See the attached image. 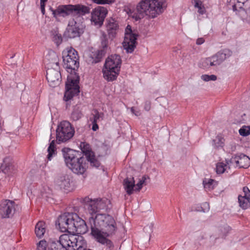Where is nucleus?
Here are the masks:
<instances>
[{
  "label": "nucleus",
  "instance_id": "1",
  "mask_svg": "<svg viewBox=\"0 0 250 250\" xmlns=\"http://www.w3.org/2000/svg\"><path fill=\"white\" fill-rule=\"evenodd\" d=\"M83 202L87 206L88 211L92 215L89 218L91 236L97 242L105 245L106 250H114V244L108 237L116 231V223L111 216L99 213L107 210L109 201L107 199L92 200L86 197L83 198Z\"/></svg>",
  "mask_w": 250,
  "mask_h": 250
},
{
  "label": "nucleus",
  "instance_id": "2",
  "mask_svg": "<svg viewBox=\"0 0 250 250\" xmlns=\"http://www.w3.org/2000/svg\"><path fill=\"white\" fill-rule=\"evenodd\" d=\"M62 55L64 66L69 73L67 76L66 91L63 98L64 100L67 101L80 92V78L76 72L79 66V56L77 51L72 47L64 50Z\"/></svg>",
  "mask_w": 250,
  "mask_h": 250
},
{
  "label": "nucleus",
  "instance_id": "3",
  "mask_svg": "<svg viewBox=\"0 0 250 250\" xmlns=\"http://www.w3.org/2000/svg\"><path fill=\"white\" fill-rule=\"evenodd\" d=\"M67 167L74 173L83 174L86 169V163L84 158L78 157V152L64 148L62 150Z\"/></svg>",
  "mask_w": 250,
  "mask_h": 250
},
{
  "label": "nucleus",
  "instance_id": "4",
  "mask_svg": "<svg viewBox=\"0 0 250 250\" xmlns=\"http://www.w3.org/2000/svg\"><path fill=\"white\" fill-rule=\"evenodd\" d=\"M52 15L57 21L68 16H80L89 12V8L81 4L60 5L56 9H51Z\"/></svg>",
  "mask_w": 250,
  "mask_h": 250
},
{
  "label": "nucleus",
  "instance_id": "5",
  "mask_svg": "<svg viewBox=\"0 0 250 250\" xmlns=\"http://www.w3.org/2000/svg\"><path fill=\"white\" fill-rule=\"evenodd\" d=\"M165 0H142L137 5L138 13L155 18L163 11Z\"/></svg>",
  "mask_w": 250,
  "mask_h": 250
},
{
  "label": "nucleus",
  "instance_id": "6",
  "mask_svg": "<svg viewBox=\"0 0 250 250\" xmlns=\"http://www.w3.org/2000/svg\"><path fill=\"white\" fill-rule=\"evenodd\" d=\"M122 60L119 55L114 54L108 57L103 69V76L108 82L116 79L120 70Z\"/></svg>",
  "mask_w": 250,
  "mask_h": 250
},
{
  "label": "nucleus",
  "instance_id": "7",
  "mask_svg": "<svg viewBox=\"0 0 250 250\" xmlns=\"http://www.w3.org/2000/svg\"><path fill=\"white\" fill-rule=\"evenodd\" d=\"M74 130L69 122L63 121L58 125L56 130V138L58 143L65 142L71 138Z\"/></svg>",
  "mask_w": 250,
  "mask_h": 250
},
{
  "label": "nucleus",
  "instance_id": "8",
  "mask_svg": "<svg viewBox=\"0 0 250 250\" xmlns=\"http://www.w3.org/2000/svg\"><path fill=\"white\" fill-rule=\"evenodd\" d=\"M138 35L133 32L130 25H128L125 29L124 40L123 46L127 53L133 52L136 46Z\"/></svg>",
  "mask_w": 250,
  "mask_h": 250
},
{
  "label": "nucleus",
  "instance_id": "9",
  "mask_svg": "<svg viewBox=\"0 0 250 250\" xmlns=\"http://www.w3.org/2000/svg\"><path fill=\"white\" fill-rule=\"evenodd\" d=\"M75 214V213L67 212L59 217L56 224L58 225L61 231L71 233V231L74 229L73 223Z\"/></svg>",
  "mask_w": 250,
  "mask_h": 250
},
{
  "label": "nucleus",
  "instance_id": "10",
  "mask_svg": "<svg viewBox=\"0 0 250 250\" xmlns=\"http://www.w3.org/2000/svg\"><path fill=\"white\" fill-rule=\"evenodd\" d=\"M108 13L107 9L103 6H98L91 12V21L95 25L101 26Z\"/></svg>",
  "mask_w": 250,
  "mask_h": 250
},
{
  "label": "nucleus",
  "instance_id": "11",
  "mask_svg": "<svg viewBox=\"0 0 250 250\" xmlns=\"http://www.w3.org/2000/svg\"><path fill=\"white\" fill-rule=\"evenodd\" d=\"M46 76L50 86L54 87L60 84L61 74L59 70L54 68H48L46 70Z\"/></svg>",
  "mask_w": 250,
  "mask_h": 250
},
{
  "label": "nucleus",
  "instance_id": "12",
  "mask_svg": "<svg viewBox=\"0 0 250 250\" xmlns=\"http://www.w3.org/2000/svg\"><path fill=\"white\" fill-rule=\"evenodd\" d=\"M15 203L9 200L2 201L0 205V214L2 218H9L15 210Z\"/></svg>",
  "mask_w": 250,
  "mask_h": 250
},
{
  "label": "nucleus",
  "instance_id": "13",
  "mask_svg": "<svg viewBox=\"0 0 250 250\" xmlns=\"http://www.w3.org/2000/svg\"><path fill=\"white\" fill-rule=\"evenodd\" d=\"M106 28L109 38L113 40L116 37L119 29L118 21L113 18L107 19L106 22Z\"/></svg>",
  "mask_w": 250,
  "mask_h": 250
},
{
  "label": "nucleus",
  "instance_id": "14",
  "mask_svg": "<svg viewBox=\"0 0 250 250\" xmlns=\"http://www.w3.org/2000/svg\"><path fill=\"white\" fill-rule=\"evenodd\" d=\"M74 215L73 221L74 229L71 231V233L83 234L85 233L87 230V227L85 221L80 218L77 214Z\"/></svg>",
  "mask_w": 250,
  "mask_h": 250
},
{
  "label": "nucleus",
  "instance_id": "15",
  "mask_svg": "<svg viewBox=\"0 0 250 250\" xmlns=\"http://www.w3.org/2000/svg\"><path fill=\"white\" fill-rule=\"evenodd\" d=\"M56 185L62 189L67 191H72L74 188L71 177L68 175H62L57 180Z\"/></svg>",
  "mask_w": 250,
  "mask_h": 250
},
{
  "label": "nucleus",
  "instance_id": "16",
  "mask_svg": "<svg viewBox=\"0 0 250 250\" xmlns=\"http://www.w3.org/2000/svg\"><path fill=\"white\" fill-rule=\"evenodd\" d=\"M64 35L69 38H74L80 36V28L74 19L69 21Z\"/></svg>",
  "mask_w": 250,
  "mask_h": 250
},
{
  "label": "nucleus",
  "instance_id": "17",
  "mask_svg": "<svg viewBox=\"0 0 250 250\" xmlns=\"http://www.w3.org/2000/svg\"><path fill=\"white\" fill-rule=\"evenodd\" d=\"M240 207L243 209H247L250 207V190L248 187L243 188V193L238 197Z\"/></svg>",
  "mask_w": 250,
  "mask_h": 250
},
{
  "label": "nucleus",
  "instance_id": "18",
  "mask_svg": "<svg viewBox=\"0 0 250 250\" xmlns=\"http://www.w3.org/2000/svg\"><path fill=\"white\" fill-rule=\"evenodd\" d=\"M233 160L239 168H247L250 166V158L244 154L236 155Z\"/></svg>",
  "mask_w": 250,
  "mask_h": 250
},
{
  "label": "nucleus",
  "instance_id": "19",
  "mask_svg": "<svg viewBox=\"0 0 250 250\" xmlns=\"http://www.w3.org/2000/svg\"><path fill=\"white\" fill-rule=\"evenodd\" d=\"M232 52L228 49H225L218 52L214 55L217 65L221 64L224 61L232 55Z\"/></svg>",
  "mask_w": 250,
  "mask_h": 250
},
{
  "label": "nucleus",
  "instance_id": "20",
  "mask_svg": "<svg viewBox=\"0 0 250 250\" xmlns=\"http://www.w3.org/2000/svg\"><path fill=\"white\" fill-rule=\"evenodd\" d=\"M217 66L214 56L202 59L200 63V67L203 69H208L211 66Z\"/></svg>",
  "mask_w": 250,
  "mask_h": 250
},
{
  "label": "nucleus",
  "instance_id": "21",
  "mask_svg": "<svg viewBox=\"0 0 250 250\" xmlns=\"http://www.w3.org/2000/svg\"><path fill=\"white\" fill-rule=\"evenodd\" d=\"M123 186L127 194L129 195L132 194L133 192L134 188L135 187L134 178H125L124 180Z\"/></svg>",
  "mask_w": 250,
  "mask_h": 250
},
{
  "label": "nucleus",
  "instance_id": "22",
  "mask_svg": "<svg viewBox=\"0 0 250 250\" xmlns=\"http://www.w3.org/2000/svg\"><path fill=\"white\" fill-rule=\"evenodd\" d=\"M46 231L45 223L43 221H39L36 225L35 233L37 237L41 238L42 237Z\"/></svg>",
  "mask_w": 250,
  "mask_h": 250
},
{
  "label": "nucleus",
  "instance_id": "23",
  "mask_svg": "<svg viewBox=\"0 0 250 250\" xmlns=\"http://www.w3.org/2000/svg\"><path fill=\"white\" fill-rule=\"evenodd\" d=\"M48 154L47 156V161H51L53 157L57 154V148L55 145V140H52L49 144L47 148Z\"/></svg>",
  "mask_w": 250,
  "mask_h": 250
},
{
  "label": "nucleus",
  "instance_id": "24",
  "mask_svg": "<svg viewBox=\"0 0 250 250\" xmlns=\"http://www.w3.org/2000/svg\"><path fill=\"white\" fill-rule=\"evenodd\" d=\"M80 147L87 158L90 157L94 154V152L92 151L91 146L89 144L86 142H82L80 144Z\"/></svg>",
  "mask_w": 250,
  "mask_h": 250
},
{
  "label": "nucleus",
  "instance_id": "25",
  "mask_svg": "<svg viewBox=\"0 0 250 250\" xmlns=\"http://www.w3.org/2000/svg\"><path fill=\"white\" fill-rule=\"evenodd\" d=\"M229 169V166L228 161L218 162L216 166V172L217 174H222L225 171H228V169Z\"/></svg>",
  "mask_w": 250,
  "mask_h": 250
},
{
  "label": "nucleus",
  "instance_id": "26",
  "mask_svg": "<svg viewBox=\"0 0 250 250\" xmlns=\"http://www.w3.org/2000/svg\"><path fill=\"white\" fill-rule=\"evenodd\" d=\"M203 185L206 191H210L216 186V182L213 179H209L203 181Z\"/></svg>",
  "mask_w": 250,
  "mask_h": 250
},
{
  "label": "nucleus",
  "instance_id": "27",
  "mask_svg": "<svg viewBox=\"0 0 250 250\" xmlns=\"http://www.w3.org/2000/svg\"><path fill=\"white\" fill-rule=\"evenodd\" d=\"M47 250H67L58 242L49 241L48 242Z\"/></svg>",
  "mask_w": 250,
  "mask_h": 250
},
{
  "label": "nucleus",
  "instance_id": "28",
  "mask_svg": "<svg viewBox=\"0 0 250 250\" xmlns=\"http://www.w3.org/2000/svg\"><path fill=\"white\" fill-rule=\"evenodd\" d=\"M193 1L194 7L198 9V13L201 15L205 14L206 10L203 1L201 0H193Z\"/></svg>",
  "mask_w": 250,
  "mask_h": 250
},
{
  "label": "nucleus",
  "instance_id": "29",
  "mask_svg": "<svg viewBox=\"0 0 250 250\" xmlns=\"http://www.w3.org/2000/svg\"><path fill=\"white\" fill-rule=\"evenodd\" d=\"M213 142V145L215 148L223 147L225 144V139L221 134L218 135Z\"/></svg>",
  "mask_w": 250,
  "mask_h": 250
},
{
  "label": "nucleus",
  "instance_id": "30",
  "mask_svg": "<svg viewBox=\"0 0 250 250\" xmlns=\"http://www.w3.org/2000/svg\"><path fill=\"white\" fill-rule=\"evenodd\" d=\"M103 113L99 112L97 110H95L93 114V117H90V120L92 123H97L101 118H103Z\"/></svg>",
  "mask_w": 250,
  "mask_h": 250
},
{
  "label": "nucleus",
  "instance_id": "31",
  "mask_svg": "<svg viewBox=\"0 0 250 250\" xmlns=\"http://www.w3.org/2000/svg\"><path fill=\"white\" fill-rule=\"evenodd\" d=\"M239 133L242 136H247L250 134V126L243 125L239 130Z\"/></svg>",
  "mask_w": 250,
  "mask_h": 250
},
{
  "label": "nucleus",
  "instance_id": "32",
  "mask_svg": "<svg viewBox=\"0 0 250 250\" xmlns=\"http://www.w3.org/2000/svg\"><path fill=\"white\" fill-rule=\"evenodd\" d=\"M10 165L9 163H6V160L4 159L3 161V163L1 165L0 167V172L2 171L5 174H8L10 169Z\"/></svg>",
  "mask_w": 250,
  "mask_h": 250
},
{
  "label": "nucleus",
  "instance_id": "33",
  "mask_svg": "<svg viewBox=\"0 0 250 250\" xmlns=\"http://www.w3.org/2000/svg\"><path fill=\"white\" fill-rule=\"evenodd\" d=\"M87 160L90 162V164L92 166L95 167H98L100 165V162L95 158V156L94 154L93 156H91L90 157H88L87 158Z\"/></svg>",
  "mask_w": 250,
  "mask_h": 250
},
{
  "label": "nucleus",
  "instance_id": "34",
  "mask_svg": "<svg viewBox=\"0 0 250 250\" xmlns=\"http://www.w3.org/2000/svg\"><path fill=\"white\" fill-rule=\"evenodd\" d=\"M201 79L202 80L205 82H208L209 81H216L217 80L216 76L214 75H208L207 74L202 75L201 76Z\"/></svg>",
  "mask_w": 250,
  "mask_h": 250
},
{
  "label": "nucleus",
  "instance_id": "35",
  "mask_svg": "<svg viewBox=\"0 0 250 250\" xmlns=\"http://www.w3.org/2000/svg\"><path fill=\"white\" fill-rule=\"evenodd\" d=\"M146 180V176H143L142 178L139 180V182L135 185V190L140 191L142 188L143 185L145 184Z\"/></svg>",
  "mask_w": 250,
  "mask_h": 250
},
{
  "label": "nucleus",
  "instance_id": "36",
  "mask_svg": "<svg viewBox=\"0 0 250 250\" xmlns=\"http://www.w3.org/2000/svg\"><path fill=\"white\" fill-rule=\"evenodd\" d=\"M82 117L81 112L78 109H75L71 114V118L74 121H77Z\"/></svg>",
  "mask_w": 250,
  "mask_h": 250
},
{
  "label": "nucleus",
  "instance_id": "37",
  "mask_svg": "<svg viewBox=\"0 0 250 250\" xmlns=\"http://www.w3.org/2000/svg\"><path fill=\"white\" fill-rule=\"evenodd\" d=\"M48 247V243L45 240H41L37 244L38 250H46V247Z\"/></svg>",
  "mask_w": 250,
  "mask_h": 250
},
{
  "label": "nucleus",
  "instance_id": "38",
  "mask_svg": "<svg viewBox=\"0 0 250 250\" xmlns=\"http://www.w3.org/2000/svg\"><path fill=\"white\" fill-rule=\"evenodd\" d=\"M53 40L58 45L61 43L62 42V38L61 35H56L54 36Z\"/></svg>",
  "mask_w": 250,
  "mask_h": 250
},
{
  "label": "nucleus",
  "instance_id": "39",
  "mask_svg": "<svg viewBox=\"0 0 250 250\" xmlns=\"http://www.w3.org/2000/svg\"><path fill=\"white\" fill-rule=\"evenodd\" d=\"M201 208H202L201 210L204 212L208 211L209 209V204L207 202L204 203L202 205Z\"/></svg>",
  "mask_w": 250,
  "mask_h": 250
},
{
  "label": "nucleus",
  "instance_id": "40",
  "mask_svg": "<svg viewBox=\"0 0 250 250\" xmlns=\"http://www.w3.org/2000/svg\"><path fill=\"white\" fill-rule=\"evenodd\" d=\"M131 112L134 114L136 116H140L141 113L140 111L138 109H135L134 107H132L131 108Z\"/></svg>",
  "mask_w": 250,
  "mask_h": 250
},
{
  "label": "nucleus",
  "instance_id": "41",
  "mask_svg": "<svg viewBox=\"0 0 250 250\" xmlns=\"http://www.w3.org/2000/svg\"><path fill=\"white\" fill-rule=\"evenodd\" d=\"M151 108V102L150 101H146L144 105V109L145 110L148 111Z\"/></svg>",
  "mask_w": 250,
  "mask_h": 250
},
{
  "label": "nucleus",
  "instance_id": "42",
  "mask_svg": "<svg viewBox=\"0 0 250 250\" xmlns=\"http://www.w3.org/2000/svg\"><path fill=\"white\" fill-rule=\"evenodd\" d=\"M204 42H205V40L202 38H198L197 40L196 44H197L198 45H201V44H203Z\"/></svg>",
  "mask_w": 250,
  "mask_h": 250
},
{
  "label": "nucleus",
  "instance_id": "43",
  "mask_svg": "<svg viewBox=\"0 0 250 250\" xmlns=\"http://www.w3.org/2000/svg\"><path fill=\"white\" fill-rule=\"evenodd\" d=\"M99 128L98 125L97 123H92V129L93 131H96Z\"/></svg>",
  "mask_w": 250,
  "mask_h": 250
},
{
  "label": "nucleus",
  "instance_id": "44",
  "mask_svg": "<svg viewBox=\"0 0 250 250\" xmlns=\"http://www.w3.org/2000/svg\"><path fill=\"white\" fill-rule=\"evenodd\" d=\"M41 8L42 13L44 14L45 12V3L41 4Z\"/></svg>",
  "mask_w": 250,
  "mask_h": 250
},
{
  "label": "nucleus",
  "instance_id": "45",
  "mask_svg": "<svg viewBox=\"0 0 250 250\" xmlns=\"http://www.w3.org/2000/svg\"><path fill=\"white\" fill-rule=\"evenodd\" d=\"M248 0H237L238 2H242L243 3H244L245 2H246V1H247Z\"/></svg>",
  "mask_w": 250,
  "mask_h": 250
},
{
  "label": "nucleus",
  "instance_id": "46",
  "mask_svg": "<svg viewBox=\"0 0 250 250\" xmlns=\"http://www.w3.org/2000/svg\"><path fill=\"white\" fill-rule=\"evenodd\" d=\"M47 0H41V4L45 3Z\"/></svg>",
  "mask_w": 250,
  "mask_h": 250
},
{
  "label": "nucleus",
  "instance_id": "47",
  "mask_svg": "<svg viewBox=\"0 0 250 250\" xmlns=\"http://www.w3.org/2000/svg\"><path fill=\"white\" fill-rule=\"evenodd\" d=\"M232 9L233 11H235L236 10V6L235 4L232 5Z\"/></svg>",
  "mask_w": 250,
  "mask_h": 250
},
{
  "label": "nucleus",
  "instance_id": "48",
  "mask_svg": "<svg viewBox=\"0 0 250 250\" xmlns=\"http://www.w3.org/2000/svg\"><path fill=\"white\" fill-rule=\"evenodd\" d=\"M56 65H58V62H56Z\"/></svg>",
  "mask_w": 250,
  "mask_h": 250
}]
</instances>
